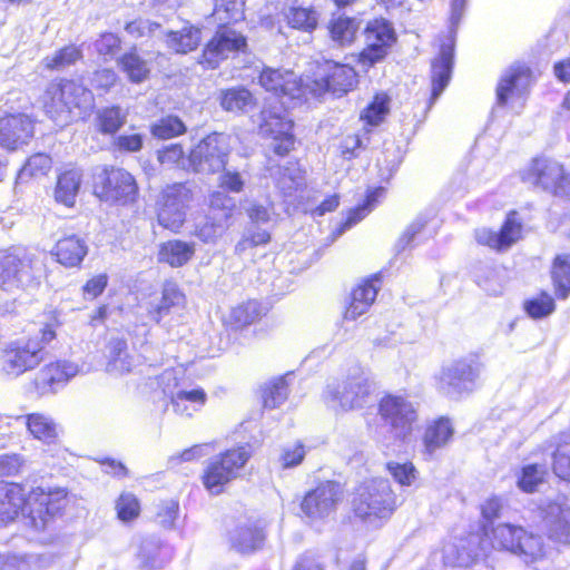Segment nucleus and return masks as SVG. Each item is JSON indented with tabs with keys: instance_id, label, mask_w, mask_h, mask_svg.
<instances>
[{
	"instance_id": "1a4fd4ad",
	"label": "nucleus",
	"mask_w": 570,
	"mask_h": 570,
	"mask_svg": "<svg viewBox=\"0 0 570 570\" xmlns=\"http://www.w3.org/2000/svg\"><path fill=\"white\" fill-rule=\"evenodd\" d=\"M229 154L227 137L223 134H212L200 140L190 151L188 169L199 174H214L225 168Z\"/></svg>"
},
{
	"instance_id": "8fccbe9b",
	"label": "nucleus",
	"mask_w": 570,
	"mask_h": 570,
	"mask_svg": "<svg viewBox=\"0 0 570 570\" xmlns=\"http://www.w3.org/2000/svg\"><path fill=\"white\" fill-rule=\"evenodd\" d=\"M125 30L134 38L164 39L166 29L158 22L148 19H136L126 24Z\"/></svg>"
},
{
	"instance_id": "49530a36",
	"label": "nucleus",
	"mask_w": 570,
	"mask_h": 570,
	"mask_svg": "<svg viewBox=\"0 0 570 570\" xmlns=\"http://www.w3.org/2000/svg\"><path fill=\"white\" fill-rule=\"evenodd\" d=\"M78 365L71 362H57L45 366L40 371V377L43 383L53 385L55 383L66 382L77 375Z\"/></svg>"
},
{
	"instance_id": "79ce46f5",
	"label": "nucleus",
	"mask_w": 570,
	"mask_h": 570,
	"mask_svg": "<svg viewBox=\"0 0 570 570\" xmlns=\"http://www.w3.org/2000/svg\"><path fill=\"white\" fill-rule=\"evenodd\" d=\"M229 223L216 215H207L195 225L194 235L204 243H216L227 230Z\"/></svg>"
},
{
	"instance_id": "a19ab883",
	"label": "nucleus",
	"mask_w": 570,
	"mask_h": 570,
	"mask_svg": "<svg viewBox=\"0 0 570 570\" xmlns=\"http://www.w3.org/2000/svg\"><path fill=\"white\" fill-rule=\"evenodd\" d=\"M551 276L558 297L566 299L570 294V254L556 256Z\"/></svg>"
},
{
	"instance_id": "bf43d9fd",
	"label": "nucleus",
	"mask_w": 570,
	"mask_h": 570,
	"mask_svg": "<svg viewBox=\"0 0 570 570\" xmlns=\"http://www.w3.org/2000/svg\"><path fill=\"white\" fill-rule=\"evenodd\" d=\"M118 518L121 521H130L139 514V502L131 493H122L116 503Z\"/></svg>"
},
{
	"instance_id": "cd10ccee",
	"label": "nucleus",
	"mask_w": 570,
	"mask_h": 570,
	"mask_svg": "<svg viewBox=\"0 0 570 570\" xmlns=\"http://www.w3.org/2000/svg\"><path fill=\"white\" fill-rule=\"evenodd\" d=\"M88 247L83 239L76 235L61 238L56 244L57 261L67 267L78 266L87 255Z\"/></svg>"
},
{
	"instance_id": "f257e3e1",
	"label": "nucleus",
	"mask_w": 570,
	"mask_h": 570,
	"mask_svg": "<svg viewBox=\"0 0 570 570\" xmlns=\"http://www.w3.org/2000/svg\"><path fill=\"white\" fill-rule=\"evenodd\" d=\"M66 495L63 489L46 492L37 488L26 500L18 484L0 483V521H11L22 511L28 513L26 518L30 527L43 530L48 521L63 509Z\"/></svg>"
},
{
	"instance_id": "473e14b6",
	"label": "nucleus",
	"mask_w": 570,
	"mask_h": 570,
	"mask_svg": "<svg viewBox=\"0 0 570 570\" xmlns=\"http://www.w3.org/2000/svg\"><path fill=\"white\" fill-rule=\"evenodd\" d=\"M107 371L112 374H124L131 371L134 358L128 353L127 342L122 338H111L108 343Z\"/></svg>"
},
{
	"instance_id": "338daca9",
	"label": "nucleus",
	"mask_w": 570,
	"mask_h": 570,
	"mask_svg": "<svg viewBox=\"0 0 570 570\" xmlns=\"http://www.w3.org/2000/svg\"><path fill=\"white\" fill-rule=\"evenodd\" d=\"M387 469L393 478L402 485H410L415 479V469L412 464H400L391 462Z\"/></svg>"
},
{
	"instance_id": "c03bdc74",
	"label": "nucleus",
	"mask_w": 570,
	"mask_h": 570,
	"mask_svg": "<svg viewBox=\"0 0 570 570\" xmlns=\"http://www.w3.org/2000/svg\"><path fill=\"white\" fill-rule=\"evenodd\" d=\"M284 17L292 28L303 31L314 30L318 20L315 10L294 6L284 10Z\"/></svg>"
},
{
	"instance_id": "393cba45",
	"label": "nucleus",
	"mask_w": 570,
	"mask_h": 570,
	"mask_svg": "<svg viewBox=\"0 0 570 570\" xmlns=\"http://www.w3.org/2000/svg\"><path fill=\"white\" fill-rule=\"evenodd\" d=\"M82 184V171L70 168L60 173L53 189V198L58 204L73 207Z\"/></svg>"
},
{
	"instance_id": "09e8293b",
	"label": "nucleus",
	"mask_w": 570,
	"mask_h": 570,
	"mask_svg": "<svg viewBox=\"0 0 570 570\" xmlns=\"http://www.w3.org/2000/svg\"><path fill=\"white\" fill-rule=\"evenodd\" d=\"M97 127L102 134L112 135L126 122V114L120 107H107L97 112Z\"/></svg>"
},
{
	"instance_id": "bb28decb",
	"label": "nucleus",
	"mask_w": 570,
	"mask_h": 570,
	"mask_svg": "<svg viewBox=\"0 0 570 570\" xmlns=\"http://www.w3.org/2000/svg\"><path fill=\"white\" fill-rule=\"evenodd\" d=\"M185 301V295L178 286L173 282H167L164 284L160 301L150 303L148 314L151 320L159 323L163 317L170 314L174 309L184 307Z\"/></svg>"
},
{
	"instance_id": "ea45409f",
	"label": "nucleus",
	"mask_w": 570,
	"mask_h": 570,
	"mask_svg": "<svg viewBox=\"0 0 570 570\" xmlns=\"http://www.w3.org/2000/svg\"><path fill=\"white\" fill-rule=\"evenodd\" d=\"M453 434V429L449 420L440 419L431 424L424 434L425 451L432 455L436 450L444 446Z\"/></svg>"
},
{
	"instance_id": "2f4dec72",
	"label": "nucleus",
	"mask_w": 570,
	"mask_h": 570,
	"mask_svg": "<svg viewBox=\"0 0 570 570\" xmlns=\"http://www.w3.org/2000/svg\"><path fill=\"white\" fill-rule=\"evenodd\" d=\"M195 254L194 243L179 239L168 240L160 245L158 261L179 267L188 263Z\"/></svg>"
},
{
	"instance_id": "9b49d317",
	"label": "nucleus",
	"mask_w": 570,
	"mask_h": 570,
	"mask_svg": "<svg viewBox=\"0 0 570 570\" xmlns=\"http://www.w3.org/2000/svg\"><path fill=\"white\" fill-rule=\"evenodd\" d=\"M381 419L390 426L394 439L405 440L417 421L416 407L407 399L397 395L383 397L379 405Z\"/></svg>"
},
{
	"instance_id": "f8f14e48",
	"label": "nucleus",
	"mask_w": 570,
	"mask_h": 570,
	"mask_svg": "<svg viewBox=\"0 0 570 570\" xmlns=\"http://www.w3.org/2000/svg\"><path fill=\"white\" fill-rule=\"evenodd\" d=\"M284 105L285 102L282 101L281 106L271 105L264 108L259 124V134L273 139L271 147L279 156L286 155L294 146L293 122L287 119Z\"/></svg>"
},
{
	"instance_id": "37998d69",
	"label": "nucleus",
	"mask_w": 570,
	"mask_h": 570,
	"mask_svg": "<svg viewBox=\"0 0 570 570\" xmlns=\"http://www.w3.org/2000/svg\"><path fill=\"white\" fill-rule=\"evenodd\" d=\"M118 65L127 75L128 79L135 83H140L146 80L150 72L147 61L135 51L121 56L118 60Z\"/></svg>"
},
{
	"instance_id": "c85d7f7f",
	"label": "nucleus",
	"mask_w": 570,
	"mask_h": 570,
	"mask_svg": "<svg viewBox=\"0 0 570 570\" xmlns=\"http://www.w3.org/2000/svg\"><path fill=\"white\" fill-rule=\"evenodd\" d=\"M379 288L372 282H364L355 287L351 294V303L345 311L346 320H356L365 314L374 303Z\"/></svg>"
},
{
	"instance_id": "ddd939ff",
	"label": "nucleus",
	"mask_w": 570,
	"mask_h": 570,
	"mask_svg": "<svg viewBox=\"0 0 570 570\" xmlns=\"http://www.w3.org/2000/svg\"><path fill=\"white\" fill-rule=\"evenodd\" d=\"M191 199L193 193L186 184L177 183L167 186L160 197L159 224L177 232L186 219V209Z\"/></svg>"
},
{
	"instance_id": "0e129e2a",
	"label": "nucleus",
	"mask_w": 570,
	"mask_h": 570,
	"mask_svg": "<svg viewBox=\"0 0 570 570\" xmlns=\"http://www.w3.org/2000/svg\"><path fill=\"white\" fill-rule=\"evenodd\" d=\"M305 454V446L302 443H295L282 450L279 462L284 469L294 468L302 463Z\"/></svg>"
},
{
	"instance_id": "20e7f679",
	"label": "nucleus",
	"mask_w": 570,
	"mask_h": 570,
	"mask_svg": "<svg viewBox=\"0 0 570 570\" xmlns=\"http://www.w3.org/2000/svg\"><path fill=\"white\" fill-rule=\"evenodd\" d=\"M490 532L493 548L509 551L525 563L535 562L546 556L542 537L520 525L499 523L492 527Z\"/></svg>"
},
{
	"instance_id": "3c124183",
	"label": "nucleus",
	"mask_w": 570,
	"mask_h": 570,
	"mask_svg": "<svg viewBox=\"0 0 570 570\" xmlns=\"http://www.w3.org/2000/svg\"><path fill=\"white\" fill-rule=\"evenodd\" d=\"M553 472L570 482V434L563 435L553 454Z\"/></svg>"
},
{
	"instance_id": "72a5a7b5",
	"label": "nucleus",
	"mask_w": 570,
	"mask_h": 570,
	"mask_svg": "<svg viewBox=\"0 0 570 570\" xmlns=\"http://www.w3.org/2000/svg\"><path fill=\"white\" fill-rule=\"evenodd\" d=\"M207 395L203 389H195L191 391H178L171 394L170 403L174 411L181 415L190 417L195 412H198L206 403Z\"/></svg>"
},
{
	"instance_id": "864d4df0",
	"label": "nucleus",
	"mask_w": 570,
	"mask_h": 570,
	"mask_svg": "<svg viewBox=\"0 0 570 570\" xmlns=\"http://www.w3.org/2000/svg\"><path fill=\"white\" fill-rule=\"evenodd\" d=\"M81 58L80 50L75 46H67L57 51L51 57L43 59L45 66L48 69L61 70L78 61Z\"/></svg>"
},
{
	"instance_id": "13d9d810",
	"label": "nucleus",
	"mask_w": 570,
	"mask_h": 570,
	"mask_svg": "<svg viewBox=\"0 0 570 570\" xmlns=\"http://www.w3.org/2000/svg\"><path fill=\"white\" fill-rule=\"evenodd\" d=\"M556 308L553 298L542 293L538 297L525 302L524 309L532 318H542L550 315Z\"/></svg>"
},
{
	"instance_id": "0eeeda50",
	"label": "nucleus",
	"mask_w": 570,
	"mask_h": 570,
	"mask_svg": "<svg viewBox=\"0 0 570 570\" xmlns=\"http://www.w3.org/2000/svg\"><path fill=\"white\" fill-rule=\"evenodd\" d=\"M250 458L247 446L227 450L225 453L213 458L203 475V483L212 494H219L224 487L239 475Z\"/></svg>"
},
{
	"instance_id": "9d476101",
	"label": "nucleus",
	"mask_w": 570,
	"mask_h": 570,
	"mask_svg": "<svg viewBox=\"0 0 570 570\" xmlns=\"http://www.w3.org/2000/svg\"><path fill=\"white\" fill-rule=\"evenodd\" d=\"M365 47L358 55V62L368 69L382 61L396 42L392 23L383 18L374 19L364 29Z\"/></svg>"
},
{
	"instance_id": "7c9ffc66",
	"label": "nucleus",
	"mask_w": 570,
	"mask_h": 570,
	"mask_svg": "<svg viewBox=\"0 0 570 570\" xmlns=\"http://www.w3.org/2000/svg\"><path fill=\"white\" fill-rule=\"evenodd\" d=\"M200 39V29L194 26H185L178 31L166 30L163 40L175 52L187 53L198 47Z\"/></svg>"
},
{
	"instance_id": "4d7b16f0",
	"label": "nucleus",
	"mask_w": 570,
	"mask_h": 570,
	"mask_svg": "<svg viewBox=\"0 0 570 570\" xmlns=\"http://www.w3.org/2000/svg\"><path fill=\"white\" fill-rule=\"evenodd\" d=\"M544 474L546 470L542 465L531 464L524 466L518 481L519 488L524 492H534L537 487L543 482Z\"/></svg>"
},
{
	"instance_id": "680f3d73",
	"label": "nucleus",
	"mask_w": 570,
	"mask_h": 570,
	"mask_svg": "<svg viewBox=\"0 0 570 570\" xmlns=\"http://www.w3.org/2000/svg\"><path fill=\"white\" fill-rule=\"evenodd\" d=\"M384 194V188H376L372 193L367 195L366 204L357 207L356 209H353L350 212L348 217L346 218L345 223L343 224V228L347 229L351 228L353 225L358 223L367 212L371 210L374 203L379 197H381Z\"/></svg>"
},
{
	"instance_id": "58836bf2",
	"label": "nucleus",
	"mask_w": 570,
	"mask_h": 570,
	"mask_svg": "<svg viewBox=\"0 0 570 570\" xmlns=\"http://www.w3.org/2000/svg\"><path fill=\"white\" fill-rule=\"evenodd\" d=\"M358 30L360 22L345 16L334 17L328 23L330 36L340 46L352 43Z\"/></svg>"
},
{
	"instance_id": "de8ad7c7",
	"label": "nucleus",
	"mask_w": 570,
	"mask_h": 570,
	"mask_svg": "<svg viewBox=\"0 0 570 570\" xmlns=\"http://www.w3.org/2000/svg\"><path fill=\"white\" fill-rule=\"evenodd\" d=\"M52 167L51 158L46 154H35L28 158L22 168L18 171V183H26L32 177H40L48 174Z\"/></svg>"
},
{
	"instance_id": "b1692460",
	"label": "nucleus",
	"mask_w": 570,
	"mask_h": 570,
	"mask_svg": "<svg viewBox=\"0 0 570 570\" xmlns=\"http://www.w3.org/2000/svg\"><path fill=\"white\" fill-rule=\"evenodd\" d=\"M480 535L471 533L445 547V562L454 567H468L480 556Z\"/></svg>"
},
{
	"instance_id": "6e6552de",
	"label": "nucleus",
	"mask_w": 570,
	"mask_h": 570,
	"mask_svg": "<svg viewBox=\"0 0 570 570\" xmlns=\"http://www.w3.org/2000/svg\"><path fill=\"white\" fill-rule=\"evenodd\" d=\"M324 72L314 78H307L304 83L307 95L321 98L326 94L334 97H342L351 91L357 83V73L348 65H341L327 61Z\"/></svg>"
},
{
	"instance_id": "aec40b11",
	"label": "nucleus",
	"mask_w": 570,
	"mask_h": 570,
	"mask_svg": "<svg viewBox=\"0 0 570 570\" xmlns=\"http://www.w3.org/2000/svg\"><path fill=\"white\" fill-rule=\"evenodd\" d=\"M259 83L267 91L277 97H288L289 99L307 96L304 88L305 80H298L293 71L266 68L259 76Z\"/></svg>"
},
{
	"instance_id": "39448f33",
	"label": "nucleus",
	"mask_w": 570,
	"mask_h": 570,
	"mask_svg": "<svg viewBox=\"0 0 570 570\" xmlns=\"http://www.w3.org/2000/svg\"><path fill=\"white\" fill-rule=\"evenodd\" d=\"M374 383L356 370L344 380L326 386L323 397L334 410L351 411L365 406L372 399Z\"/></svg>"
},
{
	"instance_id": "dca6fc26",
	"label": "nucleus",
	"mask_w": 570,
	"mask_h": 570,
	"mask_svg": "<svg viewBox=\"0 0 570 570\" xmlns=\"http://www.w3.org/2000/svg\"><path fill=\"white\" fill-rule=\"evenodd\" d=\"M343 488L338 482H322L305 494L301 509L309 519H324L336 510L338 502L343 499Z\"/></svg>"
},
{
	"instance_id": "052dcab7",
	"label": "nucleus",
	"mask_w": 570,
	"mask_h": 570,
	"mask_svg": "<svg viewBox=\"0 0 570 570\" xmlns=\"http://www.w3.org/2000/svg\"><path fill=\"white\" fill-rule=\"evenodd\" d=\"M224 171L219 176V187L232 193H240L245 186V171L232 168H223Z\"/></svg>"
},
{
	"instance_id": "c9c22d12",
	"label": "nucleus",
	"mask_w": 570,
	"mask_h": 570,
	"mask_svg": "<svg viewBox=\"0 0 570 570\" xmlns=\"http://www.w3.org/2000/svg\"><path fill=\"white\" fill-rule=\"evenodd\" d=\"M220 106L229 112H247L255 106V98L245 88L223 90L219 97Z\"/></svg>"
},
{
	"instance_id": "4468645a",
	"label": "nucleus",
	"mask_w": 570,
	"mask_h": 570,
	"mask_svg": "<svg viewBox=\"0 0 570 570\" xmlns=\"http://www.w3.org/2000/svg\"><path fill=\"white\" fill-rule=\"evenodd\" d=\"M524 180L554 195H570V177L564 174L562 165L552 159H534Z\"/></svg>"
},
{
	"instance_id": "5fc2aeb1",
	"label": "nucleus",
	"mask_w": 570,
	"mask_h": 570,
	"mask_svg": "<svg viewBox=\"0 0 570 570\" xmlns=\"http://www.w3.org/2000/svg\"><path fill=\"white\" fill-rule=\"evenodd\" d=\"M210 214L229 223L236 208L235 200L224 191H215L210 196Z\"/></svg>"
},
{
	"instance_id": "f03ea898",
	"label": "nucleus",
	"mask_w": 570,
	"mask_h": 570,
	"mask_svg": "<svg viewBox=\"0 0 570 570\" xmlns=\"http://www.w3.org/2000/svg\"><path fill=\"white\" fill-rule=\"evenodd\" d=\"M42 105L46 115L58 126L65 127L90 115L95 97L82 83L60 79L48 83Z\"/></svg>"
},
{
	"instance_id": "774afa93",
	"label": "nucleus",
	"mask_w": 570,
	"mask_h": 570,
	"mask_svg": "<svg viewBox=\"0 0 570 570\" xmlns=\"http://www.w3.org/2000/svg\"><path fill=\"white\" fill-rule=\"evenodd\" d=\"M95 47L99 55H114L120 47V40L114 33H104L95 42Z\"/></svg>"
},
{
	"instance_id": "7ed1b4c3",
	"label": "nucleus",
	"mask_w": 570,
	"mask_h": 570,
	"mask_svg": "<svg viewBox=\"0 0 570 570\" xmlns=\"http://www.w3.org/2000/svg\"><path fill=\"white\" fill-rule=\"evenodd\" d=\"M41 336L27 341H17L8 345L0 355V372L9 377H18L27 371L36 368L46 360V344L56 337L52 325H46Z\"/></svg>"
},
{
	"instance_id": "6ab92c4d",
	"label": "nucleus",
	"mask_w": 570,
	"mask_h": 570,
	"mask_svg": "<svg viewBox=\"0 0 570 570\" xmlns=\"http://www.w3.org/2000/svg\"><path fill=\"white\" fill-rule=\"evenodd\" d=\"M100 196L110 202L128 203L135 200L138 187L134 176L121 168L105 169L99 176Z\"/></svg>"
},
{
	"instance_id": "e2e57ef3",
	"label": "nucleus",
	"mask_w": 570,
	"mask_h": 570,
	"mask_svg": "<svg viewBox=\"0 0 570 570\" xmlns=\"http://www.w3.org/2000/svg\"><path fill=\"white\" fill-rule=\"evenodd\" d=\"M158 160L163 165H178L188 169L187 159L184 158V150L180 145L171 144L158 151Z\"/></svg>"
},
{
	"instance_id": "4c0bfd02",
	"label": "nucleus",
	"mask_w": 570,
	"mask_h": 570,
	"mask_svg": "<svg viewBox=\"0 0 570 570\" xmlns=\"http://www.w3.org/2000/svg\"><path fill=\"white\" fill-rule=\"evenodd\" d=\"M274 377L261 387V397L265 409H275L288 397L287 376Z\"/></svg>"
},
{
	"instance_id": "a211bd4d",
	"label": "nucleus",
	"mask_w": 570,
	"mask_h": 570,
	"mask_svg": "<svg viewBox=\"0 0 570 570\" xmlns=\"http://www.w3.org/2000/svg\"><path fill=\"white\" fill-rule=\"evenodd\" d=\"M246 47V38L235 29L220 26L212 40L206 45L203 59L209 67L216 68L220 60Z\"/></svg>"
},
{
	"instance_id": "2eb2a0df",
	"label": "nucleus",
	"mask_w": 570,
	"mask_h": 570,
	"mask_svg": "<svg viewBox=\"0 0 570 570\" xmlns=\"http://www.w3.org/2000/svg\"><path fill=\"white\" fill-rule=\"evenodd\" d=\"M480 373V364L473 357L456 360L444 366L440 374V389L449 396L456 397L470 392Z\"/></svg>"
},
{
	"instance_id": "69168bd1",
	"label": "nucleus",
	"mask_w": 570,
	"mask_h": 570,
	"mask_svg": "<svg viewBox=\"0 0 570 570\" xmlns=\"http://www.w3.org/2000/svg\"><path fill=\"white\" fill-rule=\"evenodd\" d=\"M387 106L385 99L379 97L362 112L361 118L366 120L370 125H379L384 116L387 114Z\"/></svg>"
},
{
	"instance_id": "603ef678",
	"label": "nucleus",
	"mask_w": 570,
	"mask_h": 570,
	"mask_svg": "<svg viewBox=\"0 0 570 570\" xmlns=\"http://www.w3.org/2000/svg\"><path fill=\"white\" fill-rule=\"evenodd\" d=\"M150 131L159 139H170L184 134L186 126L177 116H166L155 121Z\"/></svg>"
},
{
	"instance_id": "6e6d98bb",
	"label": "nucleus",
	"mask_w": 570,
	"mask_h": 570,
	"mask_svg": "<svg viewBox=\"0 0 570 570\" xmlns=\"http://www.w3.org/2000/svg\"><path fill=\"white\" fill-rule=\"evenodd\" d=\"M243 3L239 0H216L215 17L228 24L243 18Z\"/></svg>"
},
{
	"instance_id": "5701e85b",
	"label": "nucleus",
	"mask_w": 570,
	"mask_h": 570,
	"mask_svg": "<svg viewBox=\"0 0 570 570\" xmlns=\"http://www.w3.org/2000/svg\"><path fill=\"white\" fill-rule=\"evenodd\" d=\"M531 82L529 68L512 66L503 72L497 87L498 105L504 106L509 98L521 97Z\"/></svg>"
},
{
	"instance_id": "a878e982",
	"label": "nucleus",
	"mask_w": 570,
	"mask_h": 570,
	"mask_svg": "<svg viewBox=\"0 0 570 570\" xmlns=\"http://www.w3.org/2000/svg\"><path fill=\"white\" fill-rule=\"evenodd\" d=\"M452 46L443 45L440 55L432 62V95L431 99L436 100L449 83L452 63H453Z\"/></svg>"
},
{
	"instance_id": "a18cd8bd",
	"label": "nucleus",
	"mask_w": 570,
	"mask_h": 570,
	"mask_svg": "<svg viewBox=\"0 0 570 570\" xmlns=\"http://www.w3.org/2000/svg\"><path fill=\"white\" fill-rule=\"evenodd\" d=\"M276 184L284 195L291 196L305 185V176L297 165L289 164L278 169Z\"/></svg>"
},
{
	"instance_id": "4be33fe9",
	"label": "nucleus",
	"mask_w": 570,
	"mask_h": 570,
	"mask_svg": "<svg viewBox=\"0 0 570 570\" xmlns=\"http://www.w3.org/2000/svg\"><path fill=\"white\" fill-rule=\"evenodd\" d=\"M31 279L29 265L10 250L0 253V286L12 291L27 285Z\"/></svg>"
},
{
	"instance_id": "412c9836",
	"label": "nucleus",
	"mask_w": 570,
	"mask_h": 570,
	"mask_svg": "<svg viewBox=\"0 0 570 570\" xmlns=\"http://www.w3.org/2000/svg\"><path fill=\"white\" fill-rule=\"evenodd\" d=\"M33 121L24 114L0 118V145L14 150L30 141L33 136Z\"/></svg>"
},
{
	"instance_id": "f704fd0d",
	"label": "nucleus",
	"mask_w": 570,
	"mask_h": 570,
	"mask_svg": "<svg viewBox=\"0 0 570 570\" xmlns=\"http://www.w3.org/2000/svg\"><path fill=\"white\" fill-rule=\"evenodd\" d=\"M265 540L262 529L252 524L237 527L230 533V543L239 552H252L261 548Z\"/></svg>"
},
{
	"instance_id": "c756f323",
	"label": "nucleus",
	"mask_w": 570,
	"mask_h": 570,
	"mask_svg": "<svg viewBox=\"0 0 570 570\" xmlns=\"http://www.w3.org/2000/svg\"><path fill=\"white\" fill-rule=\"evenodd\" d=\"M547 524L552 540L570 544V508L560 504L550 505Z\"/></svg>"
},
{
	"instance_id": "423d86ee",
	"label": "nucleus",
	"mask_w": 570,
	"mask_h": 570,
	"mask_svg": "<svg viewBox=\"0 0 570 570\" xmlns=\"http://www.w3.org/2000/svg\"><path fill=\"white\" fill-rule=\"evenodd\" d=\"M352 505L355 514L362 519L386 518L396 507V499L386 479H372L360 484L354 493Z\"/></svg>"
},
{
	"instance_id": "f3484780",
	"label": "nucleus",
	"mask_w": 570,
	"mask_h": 570,
	"mask_svg": "<svg viewBox=\"0 0 570 570\" xmlns=\"http://www.w3.org/2000/svg\"><path fill=\"white\" fill-rule=\"evenodd\" d=\"M522 235V223L515 212H511L499 232L487 227L478 228L474 238L479 245L487 246L498 253L509 250Z\"/></svg>"
},
{
	"instance_id": "e433bc0d",
	"label": "nucleus",
	"mask_w": 570,
	"mask_h": 570,
	"mask_svg": "<svg viewBox=\"0 0 570 570\" xmlns=\"http://www.w3.org/2000/svg\"><path fill=\"white\" fill-rule=\"evenodd\" d=\"M26 425L28 431L35 439H38L45 443H53L58 439V426L52 419L39 414L32 413L26 416Z\"/></svg>"
}]
</instances>
